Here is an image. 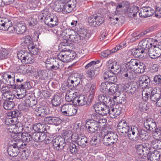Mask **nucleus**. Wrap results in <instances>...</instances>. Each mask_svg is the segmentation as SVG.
Listing matches in <instances>:
<instances>
[{
	"mask_svg": "<svg viewBox=\"0 0 161 161\" xmlns=\"http://www.w3.org/2000/svg\"><path fill=\"white\" fill-rule=\"evenodd\" d=\"M118 138V135L116 133L107 131L104 136L103 140V143L106 146H111L116 142Z\"/></svg>",
	"mask_w": 161,
	"mask_h": 161,
	"instance_id": "423d86ee",
	"label": "nucleus"
},
{
	"mask_svg": "<svg viewBox=\"0 0 161 161\" xmlns=\"http://www.w3.org/2000/svg\"><path fill=\"white\" fill-rule=\"evenodd\" d=\"M134 11L130 14V17H135L136 16L138 11L140 17L144 18L152 16L154 13V10L150 7H143L138 10L137 8H135Z\"/></svg>",
	"mask_w": 161,
	"mask_h": 161,
	"instance_id": "20e7f679",
	"label": "nucleus"
},
{
	"mask_svg": "<svg viewBox=\"0 0 161 161\" xmlns=\"http://www.w3.org/2000/svg\"><path fill=\"white\" fill-rule=\"evenodd\" d=\"M99 61L98 60H97L96 61H92L87 64L85 66V68L86 69H87L89 68H94V66L96 64H97L99 63Z\"/></svg>",
	"mask_w": 161,
	"mask_h": 161,
	"instance_id": "69168bd1",
	"label": "nucleus"
},
{
	"mask_svg": "<svg viewBox=\"0 0 161 161\" xmlns=\"http://www.w3.org/2000/svg\"><path fill=\"white\" fill-rule=\"evenodd\" d=\"M26 30V26L20 23L17 24L14 26H10L9 28V31L10 33H15L17 34H22Z\"/></svg>",
	"mask_w": 161,
	"mask_h": 161,
	"instance_id": "f8f14e48",
	"label": "nucleus"
},
{
	"mask_svg": "<svg viewBox=\"0 0 161 161\" xmlns=\"http://www.w3.org/2000/svg\"><path fill=\"white\" fill-rule=\"evenodd\" d=\"M3 95L4 97H3V100L6 101L13 100L14 97V95L12 93L11 91L9 92L5 93L3 94Z\"/></svg>",
	"mask_w": 161,
	"mask_h": 161,
	"instance_id": "8fccbe9b",
	"label": "nucleus"
},
{
	"mask_svg": "<svg viewBox=\"0 0 161 161\" xmlns=\"http://www.w3.org/2000/svg\"><path fill=\"white\" fill-rule=\"evenodd\" d=\"M146 51L143 49L142 47H139L138 48L132 49L131 50V54L136 58H143L147 53V51Z\"/></svg>",
	"mask_w": 161,
	"mask_h": 161,
	"instance_id": "6ab92c4d",
	"label": "nucleus"
},
{
	"mask_svg": "<svg viewBox=\"0 0 161 161\" xmlns=\"http://www.w3.org/2000/svg\"><path fill=\"white\" fill-rule=\"evenodd\" d=\"M153 81L157 85H159L161 84V75H155L154 77Z\"/></svg>",
	"mask_w": 161,
	"mask_h": 161,
	"instance_id": "338daca9",
	"label": "nucleus"
},
{
	"mask_svg": "<svg viewBox=\"0 0 161 161\" xmlns=\"http://www.w3.org/2000/svg\"><path fill=\"white\" fill-rule=\"evenodd\" d=\"M96 68H91L86 73V76L91 79H93L97 74V71L96 69Z\"/></svg>",
	"mask_w": 161,
	"mask_h": 161,
	"instance_id": "72a5a7b5",
	"label": "nucleus"
},
{
	"mask_svg": "<svg viewBox=\"0 0 161 161\" xmlns=\"http://www.w3.org/2000/svg\"><path fill=\"white\" fill-rule=\"evenodd\" d=\"M32 40L30 36L28 35L25 36L21 39V44L23 46H27L28 47V45L33 43Z\"/></svg>",
	"mask_w": 161,
	"mask_h": 161,
	"instance_id": "7c9ffc66",
	"label": "nucleus"
},
{
	"mask_svg": "<svg viewBox=\"0 0 161 161\" xmlns=\"http://www.w3.org/2000/svg\"><path fill=\"white\" fill-rule=\"evenodd\" d=\"M153 47L158 57H159L161 55V45L155 44Z\"/></svg>",
	"mask_w": 161,
	"mask_h": 161,
	"instance_id": "0e129e2a",
	"label": "nucleus"
},
{
	"mask_svg": "<svg viewBox=\"0 0 161 161\" xmlns=\"http://www.w3.org/2000/svg\"><path fill=\"white\" fill-rule=\"evenodd\" d=\"M77 96V92H75L73 93L71 92H69L67 93H66L65 95V99L68 102H72L74 104L75 102V100Z\"/></svg>",
	"mask_w": 161,
	"mask_h": 161,
	"instance_id": "cd10ccee",
	"label": "nucleus"
},
{
	"mask_svg": "<svg viewBox=\"0 0 161 161\" xmlns=\"http://www.w3.org/2000/svg\"><path fill=\"white\" fill-rule=\"evenodd\" d=\"M115 63V62H113L111 60H109L106 63V66L107 69H108V70H112L113 69V68H114V65Z\"/></svg>",
	"mask_w": 161,
	"mask_h": 161,
	"instance_id": "774afa93",
	"label": "nucleus"
},
{
	"mask_svg": "<svg viewBox=\"0 0 161 161\" xmlns=\"http://www.w3.org/2000/svg\"><path fill=\"white\" fill-rule=\"evenodd\" d=\"M147 53L151 58L155 59L158 58L153 47L149 48V49L147 50Z\"/></svg>",
	"mask_w": 161,
	"mask_h": 161,
	"instance_id": "37998d69",
	"label": "nucleus"
},
{
	"mask_svg": "<svg viewBox=\"0 0 161 161\" xmlns=\"http://www.w3.org/2000/svg\"><path fill=\"white\" fill-rule=\"evenodd\" d=\"M151 80L150 78L145 75L140 76L139 79V83L140 88H146L150 84Z\"/></svg>",
	"mask_w": 161,
	"mask_h": 161,
	"instance_id": "a211bd4d",
	"label": "nucleus"
},
{
	"mask_svg": "<svg viewBox=\"0 0 161 161\" xmlns=\"http://www.w3.org/2000/svg\"><path fill=\"white\" fill-rule=\"evenodd\" d=\"M25 104L26 106L28 107H32L36 105L37 103V101L36 100L30 97H27L25 99Z\"/></svg>",
	"mask_w": 161,
	"mask_h": 161,
	"instance_id": "c756f323",
	"label": "nucleus"
},
{
	"mask_svg": "<svg viewBox=\"0 0 161 161\" xmlns=\"http://www.w3.org/2000/svg\"><path fill=\"white\" fill-rule=\"evenodd\" d=\"M70 151L71 153L73 154L76 153L78 151L79 147L78 146H76L75 144L71 143H70L69 146Z\"/></svg>",
	"mask_w": 161,
	"mask_h": 161,
	"instance_id": "5fc2aeb1",
	"label": "nucleus"
},
{
	"mask_svg": "<svg viewBox=\"0 0 161 161\" xmlns=\"http://www.w3.org/2000/svg\"><path fill=\"white\" fill-rule=\"evenodd\" d=\"M117 130L120 133L121 135L126 136H127L130 139H132V136L137 133V127L134 126H129L125 120L120 121L117 126Z\"/></svg>",
	"mask_w": 161,
	"mask_h": 161,
	"instance_id": "f03ea898",
	"label": "nucleus"
},
{
	"mask_svg": "<svg viewBox=\"0 0 161 161\" xmlns=\"http://www.w3.org/2000/svg\"><path fill=\"white\" fill-rule=\"evenodd\" d=\"M151 144L152 148L154 149H161V141L158 139H154L151 140Z\"/></svg>",
	"mask_w": 161,
	"mask_h": 161,
	"instance_id": "e433bc0d",
	"label": "nucleus"
},
{
	"mask_svg": "<svg viewBox=\"0 0 161 161\" xmlns=\"http://www.w3.org/2000/svg\"><path fill=\"white\" fill-rule=\"evenodd\" d=\"M110 84L108 82H102L100 86V90L103 93H106L108 91Z\"/></svg>",
	"mask_w": 161,
	"mask_h": 161,
	"instance_id": "a19ab883",
	"label": "nucleus"
},
{
	"mask_svg": "<svg viewBox=\"0 0 161 161\" xmlns=\"http://www.w3.org/2000/svg\"><path fill=\"white\" fill-rule=\"evenodd\" d=\"M161 94L157 92L156 90L151 88L150 99L152 102H156L160 98Z\"/></svg>",
	"mask_w": 161,
	"mask_h": 161,
	"instance_id": "c85d7f7f",
	"label": "nucleus"
},
{
	"mask_svg": "<svg viewBox=\"0 0 161 161\" xmlns=\"http://www.w3.org/2000/svg\"><path fill=\"white\" fill-rule=\"evenodd\" d=\"M60 136H58L56 137L55 138H53V144L55 149L57 151H59L60 149Z\"/></svg>",
	"mask_w": 161,
	"mask_h": 161,
	"instance_id": "58836bf2",
	"label": "nucleus"
},
{
	"mask_svg": "<svg viewBox=\"0 0 161 161\" xmlns=\"http://www.w3.org/2000/svg\"><path fill=\"white\" fill-rule=\"evenodd\" d=\"M60 97L58 94L54 95L53 99L52 100L53 105L55 107L59 105L60 104Z\"/></svg>",
	"mask_w": 161,
	"mask_h": 161,
	"instance_id": "49530a36",
	"label": "nucleus"
},
{
	"mask_svg": "<svg viewBox=\"0 0 161 161\" xmlns=\"http://www.w3.org/2000/svg\"><path fill=\"white\" fill-rule=\"evenodd\" d=\"M28 48L31 52L30 54L34 55H36L37 54L39 49L34 45V43L28 45Z\"/></svg>",
	"mask_w": 161,
	"mask_h": 161,
	"instance_id": "c03bdc74",
	"label": "nucleus"
},
{
	"mask_svg": "<svg viewBox=\"0 0 161 161\" xmlns=\"http://www.w3.org/2000/svg\"><path fill=\"white\" fill-rule=\"evenodd\" d=\"M146 68L145 64L140 61L134 70L136 73L142 74L145 72Z\"/></svg>",
	"mask_w": 161,
	"mask_h": 161,
	"instance_id": "2f4dec72",
	"label": "nucleus"
},
{
	"mask_svg": "<svg viewBox=\"0 0 161 161\" xmlns=\"http://www.w3.org/2000/svg\"><path fill=\"white\" fill-rule=\"evenodd\" d=\"M123 69L121 68L119 65L117 64L116 63L114 65L113 69L112 70H110V71L114 74H121V73L123 72L122 71Z\"/></svg>",
	"mask_w": 161,
	"mask_h": 161,
	"instance_id": "79ce46f5",
	"label": "nucleus"
},
{
	"mask_svg": "<svg viewBox=\"0 0 161 161\" xmlns=\"http://www.w3.org/2000/svg\"><path fill=\"white\" fill-rule=\"evenodd\" d=\"M19 150L17 147H8L7 151L8 155L12 157L17 156L19 153Z\"/></svg>",
	"mask_w": 161,
	"mask_h": 161,
	"instance_id": "473e14b6",
	"label": "nucleus"
},
{
	"mask_svg": "<svg viewBox=\"0 0 161 161\" xmlns=\"http://www.w3.org/2000/svg\"><path fill=\"white\" fill-rule=\"evenodd\" d=\"M15 75H12L11 77L8 79V80L5 81L6 83L8 85L13 87L15 83Z\"/></svg>",
	"mask_w": 161,
	"mask_h": 161,
	"instance_id": "13d9d810",
	"label": "nucleus"
},
{
	"mask_svg": "<svg viewBox=\"0 0 161 161\" xmlns=\"http://www.w3.org/2000/svg\"><path fill=\"white\" fill-rule=\"evenodd\" d=\"M31 133L32 140H33L36 142H39L40 132H35Z\"/></svg>",
	"mask_w": 161,
	"mask_h": 161,
	"instance_id": "bf43d9fd",
	"label": "nucleus"
},
{
	"mask_svg": "<svg viewBox=\"0 0 161 161\" xmlns=\"http://www.w3.org/2000/svg\"><path fill=\"white\" fill-rule=\"evenodd\" d=\"M98 98L100 102L96 103L94 105L95 111L97 113H98V111L96 110V106L97 104H102L106 106H114V101H113V103H112V100L109 96H105L104 95L101 94L98 96Z\"/></svg>",
	"mask_w": 161,
	"mask_h": 161,
	"instance_id": "9b49d317",
	"label": "nucleus"
},
{
	"mask_svg": "<svg viewBox=\"0 0 161 161\" xmlns=\"http://www.w3.org/2000/svg\"><path fill=\"white\" fill-rule=\"evenodd\" d=\"M144 125L147 129L150 131H154L157 128L155 121L151 118L147 119L144 122Z\"/></svg>",
	"mask_w": 161,
	"mask_h": 161,
	"instance_id": "aec40b11",
	"label": "nucleus"
},
{
	"mask_svg": "<svg viewBox=\"0 0 161 161\" xmlns=\"http://www.w3.org/2000/svg\"><path fill=\"white\" fill-rule=\"evenodd\" d=\"M29 126L30 127L26 126V127L27 128L30 127V130H28L29 131H30L32 128L35 131H38V132H44L46 129L44 127V125L41 123L34 124L33 126H31L30 125H29Z\"/></svg>",
	"mask_w": 161,
	"mask_h": 161,
	"instance_id": "a878e982",
	"label": "nucleus"
},
{
	"mask_svg": "<svg viewBox=\"0 0 161 161\" xmlns=\"http://www.w3.org/2000/svg\"><path fill=\"white\" fill-rule=\"evenodd\" d=\"M12 22L8 18L0 17V30L9 31Z\"/></svg>",
	"mask_w": 161,
	"mask_h": 161,
	"instance_id": "4be33fe9",
	"label": "nucleus"
},
{
	"mask_svg": "<svg viewBox=\"0 0 161 161\" xmlns=\"http://www.w3.org/2000/svg\"><path fill=\"white\" fill-rule=\"evenodd\" d=\"M44 107H39L36 110V115L38 116V120L40 121H43V119L48 115L47 110Z\"/></svg>",
	"mask_w": 161,
	"mask_h": 161,
	"instance_id": "b1692460",
	"label": "nucleus"
},
{
	"mask_svg": "<svg viewBox=\"0 0 161 161\" xmlns=\"http://www.w3.org/2000/svg\"><path fill=\"white\" fill-rule=\"evenodd\" d=\"M76 4V0H62L61 9L63 13H69L75 8Z\"/></svg>",
	"mask_w": 161,
	"mask_h": 161,
	"instance_id": "6e6552de",
	"label": "nucleus"
},
{
	"mask_svg": "<svg viewBox=\"0 0 161 161\" xmlns=\"http://www.w3.org/2000/svg\"><path fill=\"white\" fill-rule=\"evenodd\" d=\"M113 107L106 106L100 104H97L96 105V110L99 115L104 116L108 114L111 118H115L121 114L122 108L119 105H116L115 108Z\"/></svg>",
	"mask_w": 161,
	"mask_h": 161,
	"instance_id": "f257e3e1",
	"label": "nucleus"
},
{
	"mask_svg": "<svg viewBox=\"0 0 161 161\" xmlns=\"http://www.w3.org/2000/svg\"><path fill=\"white\" fill-rule=\"evenodd\" d=\"M72 135V132L71 131H64L62 132L63 139H64V141L63 142V143L61 145V149L63 150L64 152H67L68 150L69 146L67 143H65V140L67 141L69 140Z\"/></svg>",
	"mask_w": 161,
	"mask_h": 161,
	"instance_id": "ddd939ff",
	"label": "nucleus"
},
{
	"mask_svg": "<svg viewBox=\"0 0 161 161\" xmlns=\"http://www.w3.org/2000/svg\"><path fill=\"white\" fill-rule=\"evenodd\" d=\"M122 72L121 73L122 76L124 78L130 80H132L136 77V73L134 70H132L130 69H123Z\"/></svg>",
	"mask_w": 161,
	"mask_h": 161,
	"instance_id": "412c9836",
	"label": "nucleus"
},
{
	"mask_svg": "<svg viewBox=\"0 0 161 161\" xmlns=\"http://www.w3.org/2000/svg\"><path fill=\"white\" fill-rule=\"evenodd\" d=\"M36 16H32L28 19L27 21L30 26H34L37 23Z\"/></svg>",
	"mask_w": 161,
	"mask_h": 161,
	"instance_id": "de8ad7c7",
	"label": "nucleus"
},
{
	"mask_svg": "<svg viewBox=\"0 0 161 161\" xmlns=\"http://www.w3.org/2000/svg\"><path fill=\"white\" fill-rule=\"evenodd\" d=\"M86 130L89 133H92L99 129V124L96 121L88 120L85 125Z\"/></svg>",
	"mask_w": 161,
	"mask_h": 161,
	"instance_id": "4468645a",
	"label": "nucleus"
},
{
	"mask_svg": "<svg viewBox=\"0 0 161 161\" xmlns=\"http://www.w3.org/2000/svg\"><path fill=\"white\" fill-rule=\"evenodd\" d=\"M118 86L117 85H114L109 87L108 89V92L111 93L112 94H117L116 92H118Z\"/></svg>",
	"mask_w": 161,
	"mask_h": 161,
	"instance_id": "6e6d98bb",
	"label": "nucleus"
},
{
	"mask_svg": "<svg viewBox=\"0 0 161 161\" xmlns=\"http://www.w3.org/2000/svg\"><path fill=\"white\" fill-rule=\"evenodd\" d=\"M151 92V88L148 89V90H143L142 92V99L143 101H147L148 100L149 97V95H150Z\"/></svg>",
	"mask_w": 161,
	"mask_h": 161,
	"instance_id": "09e8293b",
	"label": "nucleus"
},
{
	"mask_svg": "<svg viewBox=\"0 0 161 161\" xmlns=\"http://www.w3.org/2000/svg\"><path fill=\"white\" fill-rule=\"evenodd\" d=\"M31 87L29 82L26 81L23 82L22 84L20 85V87L19 89L20 90L22 89L23 91H25L26 92V89H30Z\"/></svg>",
	"mask_w": 161,
	"mask_h": 161,
	"instance_id": "603ef678",
	"label": "nucleus"
},
{
	"mask_svg": "<svg viewBox=\"0 0 161 161\" xmlns=\"http://www.w3.org/2000/svg\"><path fill=\"white\" fill-rule=\"evenodd\" d=\"M137 133L135 134L132 136V139H130L137 142H141V141H143L146 140L145 137L147 134V131L143 130H142L139 131L138 128H137Z\"/></svg>",
	"mask_w": 161,
	"mask_h": 161,
	"instance_id": "2eb2a0df",
	"label": "nucleus"
},
{
	"mask_svg": "<svg viewBox=\"0 0 161 161\" xmlns=\"http://www.w3.org/2000/svg\"><path fill=\"white\" fill-rule=\"evenodd\" d=\"M32 133L30 132L25 131L21 134L22 140L25 142H29L32 140Z\"/></svg>",
	"mask_w": 161,
	"mask_h": 161,
	"instance_id": "c9c22d12",
	"label": "nucleus"
},
{
	"mask_svg": "<svg viewBox=\"0 0 161 161\" xmlns=\"http://www.w3.org/2000/svg\"><path fill=\"white\" fill-rule=\"evenodd\" d=\"M16 74L13 72H4L3 73L2 77H3L2 79L3 80H4L5 81L7 80L8 79L10 78L12 75H16Z\"/></svg>",
	"mask_w": 161,
	"mask_h": 161,
	"instance_id": "3c124183",
	"label": "nucleus"
},
{
	"mask_svg": "<svg viewBox=\"0 0 161 161\" xmlns=\"http://www.w3.org/2000/svg\"><path fill=\"white\" fill-rule=\"evenodd\" d=\"M38 4V1L36 0H30L27 3V8L31 9H34L37 7Z\"/></svg>",
	"mask_w": 161,
	"mask_h": 161,
	"instance_id": "a18cd8bd",
	"label": "nucleus"
},
{
	"mask_svg": "<svg viewBox=\"0 0 161 161\" xmlns=\"http://www.w3.org/2000/svg\"><path fill=\"white\" fill-rule=\"evenodd\" d=\"M87 100L88 98L87 97L84 95H80L77 92V96L76 97L75 99L74 104L79 106H82L86 104Z\"/></svg>",
	"mask_w": 161,
	"mask_h": 161,
	"instance_id": "5701e85b",
	"label": "nucleus"
},
{
	"mask_svg": "<svg viewBox=\"0 0 161 161\" xmlns=\"http://www.w3.org/2000/svg\"><path fill=\"white\" fill-rule=\"evenodd\" d=\"M14 106V103L13 101H6L3 103V107L6 110H10Z\"/></svg>",
	"mask_w": 161,
	"mask_h": 161,
	"instance_id": "ea45409f",
	"label": "nucleus"
},
{
	"mask_svg": "<svg viewBox=\"0 0 161 161\" xmlns=\"http://www.w3.org/2000/svg\"><path fill=\"white\" fill-rule=\"evenodd\" d=\"M24 80L23 79L21 80L19 78L16 79V81H15V83L13 87L15 89L19 88H19L20 87V85L22 84Z\"/></svg>",
	"mask_w": 161,
	"mask_h": 161,
	"instance_id": "e2e57ef3",
	"label": "nucleus"
},
{
	"mask_svg": "<svg viewBox=\"0 0 161 161\" xmlns=\"http://www.w3.org/2000/svg\"><path fill=\"white\" fill-rule=\"evenodd\" d=\"M62 47V46H61ZM74 46H72V48L70 50L66 49V46L63 47L61 50V61L63 62H68L69 61V57H71V54H69L70 51L73 48Z\"/></svg>",
	"mask_w": 161,
	"mask_h": 161,
	"instance_id": "f3484780",
	"label": "nucleus"
},
{
	"mask_svg": "<svg viewBox=\"0 0 161 161\" xmlns=\"http://www.w3.org/2000/svg\"><path fill=\"white\" fill-rule=\"evenodd\" d=\"M79 33H75L74 34L72 35L69 37L70 42H72L76 43L80 42L84 38L89 37V34L87 33L86 30L84 29L80 28L79 30Z\"/></svg>",
	"mask_w": 161,
	"mask_h": 161,
	"instance_id": "0eeeda50",
	"label": "nucleus"
},
{
	"mask_svg": "<svg viewBox=\"0 0 161 161\" xmlns=\"http://www.w3.org/2000/svg\"><path fill=\"white\" fill-rule=\"evenodd\" d=\"M103 21V18L99 16L89 17L88 19V22L89 24L93 27H97L101 25Z\"/></svg>",
	"mask_w": 161,
	"mask_h": 161,
	"instance_id": "dca6fc26",
	"label": "nucleus"
},
{
	"mask_svg": "<svg viewBox=\"0 0 161 161\" xmlns=\"http://www.w3.org/2000/svg\"><path fill=\"white\" fill-rule=\"evenodd\" d=\"M70 35L71 34L69 29H65L62 31L61 34V46L62 48L64 46H66V49L69 50L72 48L73 44L69 41V37Z\"/></svg>",
	"mask_w": 161,
	"mask_h": 161,
	"instance_id": "39448f33",
	"label": "nucleus"
},
{
	"mask_svg": "<svg viewBox=\"0 0 161 161\" xmlns=\"http://www.w3.org/2000/svg\"><path fill=\"white\" fill-rule=\"evenodd\" d=\"M66 85L70 83V86H73L74 87H76V89L79 90H80L82 87V82L80 78L79 77H75V76L72 75L70 76L67 81H64Z\"/></svg>",
	"mask_w": 161,
	"mask_h": 161,
	"instance_id": "9d476101",
	"label": "nucleus"
},
{
	"mask_svg": "<svg viewBox=\"0 0 161 161\" xmlns=\"http://www.w3.org/2000/svg\"><path fill=\"white\" fill-rule=\"evenodd\" d=\"M19 114V111L17 110H15L14 111H11L8 112L7 115L8 116H10L12 118H14L18 117Z\"/></svg>",
	"mask_w": 161,
	"mask_h": 161,
	"instance_id": "052dcab7",
	"label": "nucleus"
},
{
	"mask_svg": "<svg viewBox=\"0 0 161 161\" xmlns=\"http://www.w3.org/2000/svg\"><path fill=\"white\" fill-rule=\"evenodd\" d=\"M38 74L39 78L42 80H44L47 77V73L46 70H42L38 72Z\"/></svg>",
	"mask_w": 161,
	"mask_h": 161,
	"instance_id": "4d7b16f0",
	"label": "nucleus"
},
{
	"mask_svg": "<svg viewBox=\"0 0 161 161\" xmlns=\"http://www.w3.org/2000/svg\"><path fill=\"white\" fill-rule=\"evenodd\" d=\"M87 143L88 140L86 137L84 136H79V141L77 142L78 145L83 147L86 145Z\"/></svg>",
	"mask_w": 161,
	"mask_h": 161,
	"instance_id": "f704fd0d",
	"label": "nucleus"
},
{
	"mask_svg": "<svg viewBox=\"0 0 161 161\" xmlns=\"http://www.w3.org/2000/svg\"><path fill=\"white\" fill-rule=\"evenodd\" d=\"M38 18L42 21H43L44 18V23L50 27H54L58 24L57 18L56 15L47 11H43L38 16Z\"/></svg>",
	"mask_w": 161,
	"mask_h": 161,
	"instance_id": "7ed1b4c3",
	"label": "nucleus"
},
{
	"mask_svg": "<svg viewBox=\"0 0 161 161\" xmlns=\"http://www.w3.org/2000/svg\"><path fill=\"white\" fill-rule=\"evenodd\" d=\"M140 60L137 59H132L128 63L127 65L129 69H133L134 70Z\"/></svg>",
	"mask_w": 161,
	"mask_h": 161,
	"instance_id": "4c0bfd02",
	"label": "nucleus"
},
{
	"mask_svg": "<svg viewBox=\"0 0 161 161\" xmlns=\"http://www.w3.org/2000/svg\"><path fill=\"white\" fill-rule=\"evenodd\" d=\"M158 42L156 39L153 38H147L143 40L139 44L138 47H142L146 51L149 49V48L153 47L155 44H157Z\"/></svg>",
	"mask_w": 161,
	"mask_h": 161,
	"instance_id": "1a4fd4ad",
	"label": "nucleus"
},
{
	"mask_svg": "<svg viewBox=\"0 0 161 161\" xmlns=\"http://www.w3.org/2000/svg\"><path fill=\"white\" fill-rule=\"evenodd\" d=\"M160 155L159 152L155 150L149 153L147 157L149 161H159Z\"/></svg>",
	"mask_w": 161,
	"mask_h": 161,
	"instance_id": "bb28decb",
	"label": "nucleus"
},
{
	"mask_svg": "<svg viewBox=\"0 0 161 161\" xmlns=\"http://www.w3.org/2000/svg\"><path fill=\"white\" fill-rule=\"evenodd\" d=\"M8 54V50L3 48L0 52V59H3L7 58Z\"/></svg>",
	"mask_w": 161,
	"mask_h": 161,
	"instance_id": "864d4df0",
	"label": "nucleus"
},
{
	"mask_svg": "<svg viewBox=\"0 0 161 161\" xmlns=\"http://www.w3.org/2000/svg\"><path fill=\"white\" fill-rule=\"evenodd\" d=\"M29 56V53L25 50H21L19 51L17 53L18 58L21 60L23 63H25L27 58Z\"/></svg>",
	"mask_w": 161,
	"mask_h": 161,
	"instance_id": "393cba45",
	"label": "nucleus"
},
{
	"mask_svg": "<svg viewBox=\"0 0 161 161\" xmlns=\"http://www.w3.org/2000/svg\"><path fill=\"white\" fill-rule=\"evenodd\" d=\"M135 148L136 149L137 154L139 155H142V150L143 148V146L142 144H137L135 145Z\"/></svg>",
	"mask_w": 161,
	"mask_h": 161,
	"instance_id": "680f3d73",
	"label": "nucleus"
}]
</instances>
